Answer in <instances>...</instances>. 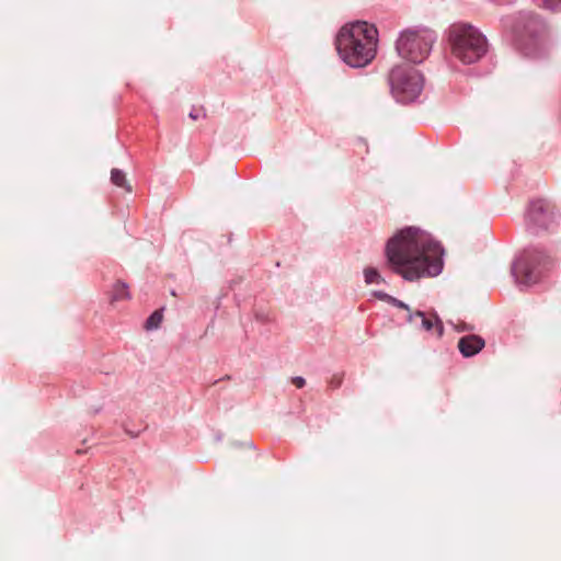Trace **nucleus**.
I'll use <instances>...</instances> for the list:
<instances>
[{"label":"nucleus","mask_w":561,"mask_h":561,"mask_svg":"<svg viewBox=\"0 0 561 561\" xmlns=\"http://www.w3.org/2000/svg\"><path fill=\"white\" fill-rule=\"evenodd\" d=\"M385 255L389 268L408 282L434 277L443 271L442 244L416 227H405L390 238Z\"/></svg>","instance_id":"f257e3e1"},{"label":"nucleus","mask_w":561,"mask_h":561,"mask_svg":"<svg viewBox=\"0 0 561 561\" xmlns=\"http://www.w3.org/2000/svg\"><path fill=\"white\" fill-rule=\"evenodd\" d=\"M513 43L517 50L530 58L546 56L552 48L551 30L540 14L522 11L507 19Z\"/></svg>","instance_id":"f03ea898"},{"label":"nucleus","mask_w":561,"mask_h":561,"mask_svg":"<svg viewBox=\"0 0 561 561\" xmlns=\"http://www.w3.org/2000/svg\"><path fill=\"white\" fill-rule=\"evenodd\" d=\"M377 28L363 21L344 25L335 37L340 58L352 68H362L370 64L377 53Z\"/></svg>","instance_id":"7ed1b4c3"},{"label":"nucleus","mask_w":561,"mask_h":561,"mask_svg":"<svg viewBox=\"0 0 561 561\" xmlns=\"http://www.w3.org/2000/svg\"><path fill=\"white\" fill-rule=\"evenodd\" d=\"M451 56L463 65L481 60L488 53L489 44L481 31L470 23L456 22L447 30Z\"/></svg>","instance_id":"20e7f679"},{"label":"nucleus","mask_w":561,"mask_h":561,"mask_svg":"<svg viewBox=\"0 0 561 561\" xmlns=\"http://www.w3.org/2000/svg\"><path fill=\"white\" fill-rule=\"evenodd\" d=\"M437 39L434 31L415 26L402 31L396 42L398 55L413 64H420L425 60Z\"/></svg>","instance_id":"39448f33"},{"label":"nucleus","mask_w":561,"mask_h":561,"mask_svg":"<svg viewBox=\"0 0 561 561\" xmlns=\"http://www.w3.org/2000/svg\"><path fill=\"white\" fill-rule=\"evenodd\" d=\"M388 82L393 98L403 104L414 102L424 85L421 72L407 65L393 67L389 72Z\"/></svg>","instance_id":"423d86ee"},{"label":"nucleus","mask_w":561,"mask_h":561,"mask_svg":"<svg viewBox=\"0 0 561 561\" xmlns=\"http://www.w3.org/2000/svg\"><path fill=\"white\" fill-rule=\"evenodd\" d=\"M550 265L551 261L545 252L528 248L514 261L512 275L518 285L529 286L538 283Z\"/></svg>","instance_id":"0eeeda50"},{"label":"nucleus","mask_w":561,"mask_h":561,"mask_svg":"<svg viewBox=\"0 0 561 561\" xmlns=\"http://www.w3.org/2000/svg\"><path fill=\"white\" fill-rule=\"evenodd\" d=\"M404 319L405 322L412 324L415 330L424 331L431 336L440 339L444 335L443 321L435 312H424L421 310L409 311Z\"/></svg>","instance_id":"6e6552de"},{"label":"nucleus","mask_w":561,"mask_h":561,"mask_svg":"<svg viewBox=\"0 0 561 561\" xmlns=\"http://www.w3.org/2000/svg\"><path fill=\"white\" fill-rule=\"evenodd\" d=\"M549 222L547 203L543 199L531 201L525 215L527 230L537 234L540 230L547 229Z\"/></svg>","instance_id":"1a4fd4ad"},{"label":"nucleus","mask_w":561,"mask_h":561,"mask_svg":"<svg viewBox=\"0 0 561 561\" xmlns=\"http://www.w3.org/2000/svg\"><path fill=\"white\" fill-rule=\"evenodd\" d=\"M484 340L476 334L462 336L458 342L459 352L465 357L474 356L484 347Z\"/></svg>","instance_id":"9d476101"},{"label":"nucleus","mask_w":561,"mask_h":561,"mask_svg":"<svg viewBox=\"0 0 561 561\" xmlns=\"http://www.w3.org/2000/svg\"><path fill=\"white\" fill-rule=\"evenodd\" d=\"M130 298L128 285L122 280H117L111 290V302L126 300Z\"/></svg>","instance_id":"9b49d317"},{"label":"nucleus","mask_w":561,"mask_h":561,"mask_svg":"<svg viewBox=\"0 0 561 561\" xmlns=\"http://www.w3.org/2000/svg\"><path fill=\"white\" fill-rule=\"evenodd\" d=\"M111 182L118 187H123L128 193L131 192V186L126 180V174L119 169H113L111 171Z\"/></svg>","instance_id":"f8f14e48"},{"label":"nucleus","mask_w":561,"mask_h":561,"mask_svg":"<svg viewBox=\"0 0 561 561\" xmlns=\"http://www.w3.org/2000/svg\"><path fill=\"white\" fill-rule=\"evenodd\" d=\"M163 319V309L153 311L145 322V329L147 331L156 330L160 327Z\"/></svg>","instance_id":"ddd939ff"},{"label":"nucleus","mask_w":561,"mask_h":561,"mask_svg":"<svg viewBox=\"0 0 561 561\" xmlns=\"http://www.w3.org/2000/svg\"><path fill=\"white\" fill-rule=\"evenodd\" d=\"M364 278L367 285L371 284H382L385 283V278L380 275V273L375 267H366L364 270Z\"/></svg>","instance_id":"4468645a"},{"label":"nucleus","mask_w":561,"mask_h":561,"mask_svg":"<svg viewBox=\"0 0 561 561\" xmlns=\"http://www.w3.org/2000/svg\"><path fill=\"white\" fill-rule=\"evenodd\" d=\"M540 7L551 12H561V0H540Z\"/></svg>","instance_id":"2eb2a0df"},{"label":"nucleus","mask_w":561,"mask_h":561,"mask_svg":"<svg viewBox=\"0 0 561 561\" xmlns=\"http://www.w3.org/2000/svg\"><path fill=\"white\" fill-rule=\"evenodd\" d=\"M388 304L407 311V313H409V311H412L411 308L409 307V305H407L405 302L399 300L398 298H396L393 296H390Z\"/></svg>","instance_id":"dca6fc26"},{"label":"nucleus","mask_w":561,"mask_h":561,"mask_svg":"<svg viewBox=\"0 0 561 561\" xmlns=\"http://www.w3.org/2000/svg\"><path fill=\"white\" fill-rule=\"evenodd\" d=\"M373 296L376 297L379 300L388 302V300L390 299L391 295H389V294H387V293H385L382 290H375V291H373Z\"/></svg>","instance_id":"f3484780"},{"label":"nucleus","mask_w":561,"mask_h":561,"mask_svg":"<svg viewBox=\"0 0 561 561\" xmlns=\"http://www.w3.org/2000/svg\"><path fill=\"white\" fill-rule=\"evenodd\" d=\"M291 381L297 388H302L306 385L305 378L300 376L294 377Z\"/></svg>","instance_id":"a211bd4d"},{"label":"nucleus","mask_w":561,"mask_h":561,"mask_svg":"<svg viewBox=\"0 0 561 561\" xmlns=\"http://www.w3.org/2000/svg\"><path fill=\"white\" fill-rule=\"evenodd\" d=\"M342 383V377H339V376H334L331 381H330V386L331 388H339Z\"/></svg>","instance_id":"6ab92c4d"},{"label":"nucleus","mask_w":561,"mask_h":561,"mask_svg":"<svg viewBox=\"0 0 561 561\" xmlns=\"http://www.w3.org/2000/svg\"><path fill=\"white\" fill-rule=\"evenodd\" d=\"M188 116H190L193 121H196V119L199 117L198 113H197V112H195V111H191V112H190V114H188Z\"/></svg>","instance_id":"aec40b11"}]
</instances>
